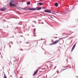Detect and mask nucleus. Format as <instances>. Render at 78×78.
<instances>
[{"instance_id":"f257e3e1","label":"nucleus","mask_w":78,"mask_h":78,"mask_svg":"<svg viewBox=\"0 0 78 78\" xmlns=\"http://www.w3.org/2000/svg\"><path fill=\"white\" fill-rule=\"evenodd\" d=\"M15 2V0H11V2L9 3V5L10 6H16V4H12V2Z\"/></svg>"},{"instance_id":"f03ea898","label":"nucleus","mask_w":78,"mask_h":78,"mask_svg":"<svg viewBox=\"0 0 78 78\" xmlns=\"http://www.w3.org/2000/svg\"><path fill=\"white\" fill-rule=\"evenodd\" d=\"M60 40H61V39H60V40H58L54 41V42H53L52 43V44H53V45H55L56 44L59 42V41Z\"/></svg>"},{"instance_id":"7ed1b4c3","label":"nucleus","mask_w":78,"mask_h":78,"mask_svg":"<svg viewBox=\"0 0 78 78\" xmlns=\"http://www.w3.org/2000/svg\"><path fill=\"white\" fill-rule=\"evenodd\" d=\"M6 10V8L5 7H3L0 9V11H5Z\"/></svg>"},{"instance_id":"20e7f679","label":"nucleus","mask_w":78,"mask_h":78,"mask_svg":"<svg viewBox=\"0 0 78 78\" xmlns=\"http://www.w3.org/2000/svg\"><path fill=\"white\" fill-rule=\"evenodd\" d=\"M26 10H29V11H36V8H28V9H26Z\"/></svg>"},{"instance_id":"39448f33","label":"nucleus","mask_w":78,"mask_h":78,"mask_svg":"<svg viewBox=\"0 0 78 78\" xmlns=\"http://www.w3.org/2000/svg\"><path fill=\"white\" fill-rule=\"evenodd\" d=\"M45 12H48V13H50L51 12V11L49 10H46L44 11Z\"/></svg>"},{"instance_id":"423d86ee","label":"nucleus","mask_w":78,"mask_h":78,"mask_svg":"<svg viewBox=\"0 0 78 78\" xmlns=\"http://www.w3.org/2000/svg\"><path fill=\"white\" fill-rule=\"evenodd\" d=\"M37 72H38V70H37L33 74V76L36 75V74H37Z\"/></svg>"},{"instance_id":"0eeeda50","label":"nucleus","mask_w":78,"mask_h":78,"mask_svg":"<svg viewBox=\"0 0 78 78\" xmlns=\"http://www.w3.org/2000/svg\"><path fill=\"white\" fill-rule=\"evenodd\" d=\"M42 8L41 7H37L35 8V10H37V11H39V10H41V9Z\"/></svg>"},{"instance_id":"6e6552de","label":"nucleus","mask_w":78,"mask_h":78,"mask_svg":"<svg viewBox=\"0 0 78 78\" xmlns=\"http://www.w3.org/2000/svg\"><path fill=\"white\" fill-rule=\"evenodd\" d=\"M76 43L73 46V48H72V49L71 51H73V50L74 49V48H75V46H76Z\"/></svg>"},{"instance_id":"1a4fd4ad","label":"nucleus","mask_w":78,"mask_h":78,"mask_svg":"<svg viewBox=\"0 0 78 78\" xmlns=\"http://www.w3.org/2000/svg\"><path fill=\"white\" fill-rule=\"evenodd\" d=\"M55 5L56 7L58 6V3H56L55 4Z\"/></svg>"},{"instance_id":"9d476101","label":"nucleus","mask_w":78,"mask_h":78,"mask_svg":"<svg viewBox=\"0 0 78 78\" xmlns=\"http://www.w3.org/2000/svg\"><path fill=\"white\" fill-rule=\"evenodd\" d=\"M64 34H66V35H71V34H68L66 33H64Z\"/></svg>"},{"instance_id":"9b49d317","label":"nucleus","mask_w":78,"mask_h":78,"mask_svg":"<svg viewBox=\"0 0 78 78\" xmlns=\"http://www.w3.org/2000/svg\"><path fill=\"white\" fill-rule=\"evenodd\" d=\"M4 78H7V77H6V75L5 74H4Z\"/></svg>"},{"instance_id":"f8f14e48","label":"nucleus","mask_w":78,"mask_h":78,"mask_svg":"<svg viewBox=\"0 0 78 78\" xmlns=\"http://www.w3.org/2000/svg\"><path fill=\"white\" fill-rule=\"evenodd\" d=\"M39 5H43V3H41V2H39Z\"/></svg>"},{"instance_id":"ddd939ff","label":"nucleus","mask_w":78,"mask_h":78,"mask_svg":"<svg viewBox=\"0 0 78 78\" xmlns=\"http://www.w3.org/2000/svg\"><path fill=\"white\" fill-rule=\"evenodd\" d=\"M27 5H30V2H27Z\"/></svg>"},{"instance_id":"4468645a","label":"nucleus","mask_w":78,"mask_h":78,"mask_svg":"<svg viewBox=\"0 0 78 78\" xmlns=\"http://www.w3.org/2000/svg\"><path fill=\"white\" fill-rule=\"evenodd\" d=\"M50 13H51V14H56L54 13V12H50Z\"/></svg>"},{"instance_id":"2eb2a0df","label":"nucleus","mask_w":78,"mask_h":78,"mask_svg":"<svg viewBox=\"0 0 78 78\" xmlns=\"http://www.w3.org/2000/svg\"><path fill=\"white\" fill-rule=\"evenodd\" d=\"M34 32H35V31H36V29H34Z\"/></svg>"},{"instance_id":"dca6fc26","label":"nucleus","mask_w":78,"mask_h":78,"mask_svg":"<svg viewBox=\"0 0 78 78\" xmlns=\"http://www.w3.org/2000/svg\"><path fill=\"white\" fill-rule=\"evenodd\" d=\"M66 37H63V38H63V39H65V38H66Z\"/></svg>"},{"instance_id":"f3484780","label":"nucleus","mask_w":78,"mask_h":78,"mask_svg":"<svg viewBox=\"0 0 78 78\" xmlns=\"http://www.w3.org/2000/svg\"><path fill=\"white\" fill-rule=\"evenodd\" d=\"M41 69V67H39L38 68V69L39 70V69Z\"/></svg>"},{"instance_id":"a211bd4d","label":"nucleus","mask_w":78,"mask_h":78,"mask_svg":"<svg viewBox=\"0 0 78 78\" xmlns=\"http://www.w3.org/2000/svg\"><path fill=\"white\" fill-rule=\"evenodd\" d=\"M51 17V18H52V19H53V17H52V16H50Z\"/></svg>"},{"instance_id":"6ab92c4d","label":"nucleus","mask_w":78,"mask_h":78,"mask_svg":"<svg viewBox=\"0 0 78 78\" xmlns=\"http://www.w3.org/2000/svg\"><path fill=\"white\" fill-rule=\"evenodd\" d=\"M34 36H36V35H34Z\"/></svg>"},{"instance_id":"aec40b11","label":"nucleus","mask_w":78,"mask_h":78,"mask_svg":"<svg viewBox=\"0 0 78 78\" xmlns=\"http://www.w3.org/2000/svg\"><path fill=\"white\" fill-rule=\"evenodd\" d=\"M50 62L49 61H48V62Z\"/></svg>"},{"instance_id":"412c9836","label":"nucleus","mask_w":78,"mask_h":78,"mask_svg":"<svg viewBox=\"0 0 78 78\" xmlns=\"http://www.w3.org/2000/svg\"><path fill=\"white\" fill-rule=\"evenodd\" d=\"M34 34H35V33H34Z\"/></svg>"},{"instance_id":"4be33fe9","label":"nucleus","mask_w":78,"mask_h":78,"mask_svg":"<svg viewBox=\"0 0 78 78\" xmlns=\"http://www.w3.org/2000/svg\"><path fill=\"white\" fill-rule=\"evenodd\" d=\"M66 69H63V70H65Z\"/></svg>"},{"instance_id":"5701e85b","label":"nucleus","mask_w":78,"mask_h":78,"mask_svg":"<svg viewBox=\"0 0 78 78\" xmlns=\"http://www.w3.org/2000/svg\"><path fill=\"white\" fill-rule=\"evenodd\" d=\"M56 12V13H57V12Z\"/></svg>"},{"instance_id":"b1692460","label":"nucleus","mask_w":78,"mask_h":78,"mask_svg":"<svg viewBox=\"0 0 78 78\" xmlns=\"http://www.w3.org/2000/svg\"><path fill=\"white\" fill-rule=\"evenodd\" d=\"M63 14H64V13H63Z\"/></svg>"}]
</instances>
